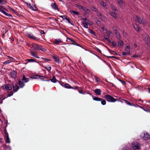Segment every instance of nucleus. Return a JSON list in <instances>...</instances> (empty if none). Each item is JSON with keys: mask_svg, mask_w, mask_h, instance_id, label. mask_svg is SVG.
<instances>
[{"mask_svg": "<svg viewBox=\"0 0 150 150\" xmlns=\"http://www.w3.org/2000/svg\"><path fill=\"white\" fill-rule=\"evenodd\" d=\"M104 97L107 101L110 102H113L116 101L117 100H119L118 99L114 98L113 97L108 94L105 95Z\"/></svg>", "mask_w": 150, "mask_h": 150, "instance_id": "f257e3e1", "label": "nucleus"}, {"mask_svg": "<svg viewBox=\"0 0 150 150\" xmlns=\"http://www.w3.org/2000/svg\"><path fill=\"white\" fill-rule=\"evenodd\" d=\"M134 18L136 22H138L140 23L144 24L145 22L144 19L142 18H141L137 15L134 16Z\"/></svg>", "mask_w": 150, "mask_h": 150, "instance_id": "f03ea898", "label": "nucleus"}, {"mask_svg": "<svg viewBox=\"0 0 150 150\" xmlns=\"http://www.w3.org/2000/svg\"><path fill=\"white\" fill-rule=\"evenodd\" d=\"M131 146L135 150L139 149L140 147V145L136 142H133L131 144Z\"/></svg>", "mask_w": 150, "mask_h": 150, "instance_id": "7ed1b4c3", "label": "nucleus"}, {"mask_svg": "<svg viewBox=\"0 0 150 150\" xmlns=\"http://www.w3.org/2000/svg\"><path fill=\"white\" fill-rule=\"evenodd\" d=\"M3 87H4L5 88L8 90H11L12 89V87L9 84H5Z\"/></svg>", "mask_w": 150, "mask_h": 150, "instance_id": "20e7f679", "label": "nucleus"}, {"mask_svg": "<svg viewBox=\"0 0 150 150\" xmlns=\"http://www.w3.org/2000/svg\"><path fill=\"white\" fill-rule=\"evenodd\" d=\"M50 80L51 81V82L54 83H56L57 81H58L59 82V81H58L56 79L55 76H53L52 79H48V80H45L44 81H49Z\"/></svg>", "mask_w": 150, "mask_h": 150, "instance_id": "39448f33", "label": "nucleus"}, {"mask_svg": "<svg viewBox=\"0 0 150 150\" xmlns=\"http://www.w3.org/2000/svg\"><path fill=\"white\" fill-rule=\"evenodd\" d=\"M51 6L53 8H54L55 10H57L58 11H59L58 6L55 3L52 4Z\"/></svg>", "mask_w": 150, "mask_h": 150, "instance_id": "423d86ee", "label": "nucleus"}, {"mask_svg": "<svg viewBox=\"0 0 150 150\" xmlns=\"http://www.w3.org/2000/svg\"><path fill=\"white\" fill-rule=\"evenodd\" d=\"M32 46L34 49H36L37 50H41L42 51H44L43 50H42L40 48V47H39L38 45L36 44H33Z\"/></svg>", "mask_w": 150, "mask_h": 150, "instance_id": "0eeeda50", "label": "nucleus"}, {"mask_svg": "<svg viewBox=\"0 0 150 150\" xmlns=\"http://www.w3.org/2000/svg\"><path fill=\"white\" fill-rule=\"evenodd\" d=\"M26 4H27L28 7L30 8V9L33 10L34 11H36L37 9V8L35 7V8H33L32 6L31 5V4H29L28 3H26Z\"/></svg>", "mask_w": 150, "mask_h": 150, "instance_id": "6e6552de", "label": "nucleus"}, {"mask_svg": "<svg viewBox=\"0 0 150 150\" xmlns=\"http://www.w3.org/2000/svg\"><path fill=\"white\" fill-rule=\"evenodd\" d=\"M27 36L28 38L32 39H33L36 41H38L39 40V39L37 38L36 37L34 36L33 35H31L30 34H28Z\"/></svg>", "mask_w": 150, "mask_h": 150, "instance_id": "1a4fd4ad", "label": "nucleus"}, {"mask_svg": "<svg viewBox=\"0 0 150 150\" xmlns=\"http://www.w3.org/2000/svg\"><path fill=\"white\" fill-rule=\"evenodd\" d=\"M12 85L13 91H14V92H16L19 89V87L16 84H15V86H14V84H12Z\"/></svg>", "mask_w": 150, "mask_h": 150, "instance_id": "9d476101", "label": "nucleus"}, {"mask_svg": "<svg viewBox=\"0 0 150 150\" xmlns=\"http://www.w3.org/2000/svg\"><path fill=\"white\" fill-rule=\"evenodd\" d=\"M16 72L13 71L11 72L10 74L11 77L14 78H15L16 77Z\"/></svg>", "mask_w": 150, "mask_h": 150, "instance_id": "9b49d317", "label": "nucleus"}, {"mask_svg": "<svg viewBox=\"0 0 150 150\" xmlns=\"http://www.w3.org/2000/svg\"><path fill=\"white\" fill-rule=\"evenodd\" d=\"M150 138V135L147 133L144 134V138L145 140H148Z\"/></svg>", "mask_w": 150, "mask_h": 150, "instance_id": "f8f14e48", "label": "nucleus"}, {"mask_svg": "<svg viewBox=\"0 0 150 150\" xmlns=\"http://www.w3.org/2000/svg\"><path fill=\"white\" fill-rule=\"evenodd\" d=\"M133 27L136 31H139L140 27L137 24H134L133 25Z\"/></svg>", "mask_w": 150, "mask_h": 150, "instance_id": "ddd939ff", "label": "nucleus"}, {"mask_svg": "<svg viewBox=\"0 0 150 150\" xmlns=\"http://www.w3.org/2000/svg\"><path fill=\"white\" fill-rule=\"evenodd\" d=\"M62 83L64 84L63 86L67 88H72V87L67 83Z\"/></svg>", "mask_w": 150, "mask_h": 150, "instance_id": "4468645a", "label": "nucleus"}, {"mask_svg": "<svg viewBox=\"0 0 150 150\" xmlns=\"http://www.w3.org/2000/svg\"><path fill=\"white\" fill-rule=\"evenodd\" d=\"M22 80V81H23L25 83L29 81L28 78H26L24 75H23Z\"/></svg>", "mask_w": 150, "mask_h": 150, "instance_id": "2eb2a0df", "label": "nucleus"}, {"mask_svg": "<svg viewBox=\"0 0 150 150\" xmlns=\"http://www.w3.org/2000/svg\"><path fill=\"white\" fill-rule=\"evenodd\" d=\"M94 92L98 95H100L101 94V90L100 89H96L95 90Z\"/></svg>", "mask_w": 150, "mask_h": 150, "instance_id": "dca6fc26", "label": "nucleus"}, {"mask_svg": "<svg viewBox=\"0 0 150 150\" xmlns=\"http://www.w3.org/2000/svg\"><path fill=\"white\" fill-rule=\"evenodd\" d=\"M92 97L93 98V99L97 101H100L102 100V98H99L98 97H96L93 95L92 96Z\"/></svg>", "mask_w": 150, "mask_h": 150, "instance_id": "f3484780", "label": "nucleus"}, {"mask_svg": "<svg viewBox=\"0 0 150 150\" xmlns=\"http://www.w3.org/2000/svg\"><path fill=\"white\" fill-rule=\"evenodd\" d=\"M18 84L20 87L21 88H22L25 85L24 83L21 81L20 80H19L18 81Z\"/></svg>", "mask_w": 150, "mask_h": 150, "instance_id": "a211bd4d", "label": "nucleus"}, {"mask_svg": "<svg viewBox=\"0 0 150 150\" xmlns=\"http://www.w3.org/2000/svg\"><path fill=\"white\" fill-rule=\"evenodd\" d=\"M117 1H118V3L120 6H122L124 5L125 3L123 1V0H117Z\"/></svg>", "mask_w": 150, "mask_h": 150, "instance_id": "6ab92c4d", "label": "nucleus"}, {"mask_svg": "<svg viewBox=\"0 0 150 150\" xmlns=\"http://www.w3.org/2000/svg\"><path fill=\"white\" fill-rule=\"evenodd\" d=\"M34 76H37V77H40V79H41L43 80H44V79H45H45H47V78L46 77V76H40V75H39L38 74H36V75H35Z\"/></svg>", "mask_w": 150, "mask_h": 150, "instance_id": "aec40b11", "label": "nucleus"}, {"mask_svg": "<svg viewBox=\"0 0 150 150\" xmlns=\"http://www.w3.org/2000/svg\"><path fill=\"white\" fill-rule=\"evenodd\" d=\"M52 57L53 59L54 60V61L55 62H57L59 61V58L58 57H56L54 56H52Z\"/></svg>", "mask_w": 150, "mask_h": 150, "instance_id": "412c9836", "label": "nucleus"}, {"mask_svg": "<svg viewBox=\"0 0 150 150\" xmlns=\"http://www.w3.org/2000/svg\"><path fill=\"white\" fill-rule=\"evenodd\" d=\"M111 32L110 31H109L108 34L107 35H105L104 36V38L106 40H108V38L109 36L110 35V34L111 33Z\"/></svg>", "mask_w": 150, "mask_h": 150, "instance_id": "4be33fe9", "label": "nucleus"}, {"mask_svg": "<svg viewBox=\"0 0 150 150\" xmlns=\"http://www.w3.org/2000/svg\"><path fill=\"white\" fill-rule=\"evenodd\" d=\"M59 42H62V40L60 39H56L54 41V43L56 44H58Z\"/></svg>", "mask_w": 150, "mask_h": 150, "instance_id": "5701e85b", "label": "nucleus"}, {"mask_svg": "<svg viewBox=\"0 0 150 150\" xmlns=\"http://www.w3.org/2000/svg\"><path fill=\"white\" fill-rule=\"evenodd\" d=\"M4 137L6 138V142L7 143H9L10 142V139L8 137V135H6Z\"/></svg>", "mask_w": 150, "mask_h": 150, "instance_id": "b1692460", "label": "nucleus"}, {"mask_svg": "<svg viewBox=\"0 0 150 150\" xmlns=\"http://www.w3.org/2000/svg\"><path fill=\"white\" fill-rule=\"evenodd\" d=\"M90 8L91 9L94 11L95 12H98V9L96 8L95 7L93 6H91L90 7Z\"/></svg>", "mask_w": 150, "mask_h": 150, "instance_id": "393cba45", "label": "nucleus"}, {"mask_svg": "<svg viewBox=\"0 0 150 150\" xmlns=\"http://www.w3.org/2000/svg\"><path fill=\"white\" fill-rule=\"evenodd\" d=\"M70 12L71 13H74L77 15H79V13L78 12L75 11H70Z\"/></svg>", "mask_w": 150, "mask_h": 150, "instance_id": "a878e982", "label": "nucleus"}, {"mask_svg": "<svg viewBox=\"0 0 150 150\" xmlns=\"http://www.w3.org/2000/svg\"><path fill=\"white\" fill-rule=\"evenodd\" d=\"M124 101H125L126 103L128 105H134L133 103H131L127 100H124Z\"/></svg>", "mask_w": 150, "mask_h": 150, "instance_id": "bb28decb", "label": "nucleus"}, {"mask_svg": "<svg viewBox=\"0 0 150 150\" xmlns=\"http://www.w3.org/2000/svg\"><path fill=\"white\" fill-rule=\"evenodd\" d=\"M101 4L103 6L104 8H107L106 7V4L103 1H101L100 2Z\"/></svg>", "mask_w": 150, "mask_h": 150, "instance_id": "cd10ccee", "label": "nucleus"}, {"mask_svg": "<svg viewBox=\"0 0 150 150\" xmlns=\"http://www.w3.org/2000/svg\"><path fill=\"white\" fill-rule=\"evenodd\" d=\"M110 7L112 10H115V11H117L118 9L116 8L115 6H114L112 4H111L110 5Z\"/></svg>", "mask_w": 150, "mask_h": 150, "instance_id": "c85d7f7f", "label": "nucleus"}, {"mask_svg": "<svg viewBox=\"0 0 150 150\" xmlns=\"http://www.w3.org/2000/svg\"><path fill=\"white\" fill-rule=\"evenodd\" d=\"M35 52L33 51H30V53H31V54L32 56L38 58H39V57L36 56V55L35 54Z\"/></svg>", "mask_w": 150, "mask_h": 150, "instance_id": "c756f323", "label": "nucleus"}, {"mask_svg": "<svg viewBox=\"0 0 150 150\" xmlns=\"http://www.w3.org/2000/svg\"><path fill=\"white\" fill-rule=\"evenodd\" d=\"M82 23L83 24V25L85 28H88V23H86L85 21H83L82 22Z\"/></svg>", "mask_w": 150, "mask_h": 150, "instance_id": "7c9ffc66", "label": "nucleus"}, {"mask_svg": "<svg viewBox=\"0 0 150 150\" xmlns=\"http://www.w3.org/2000/svg\"><path fill=\"white\" fill-rule=\"evenodd\" d=\"M88 30L90 33L92 35H94V36H95V34L94 32L92 30L90 29H88Z\"/></svg>", "mask_w": 150, "mask_h": 150, "instance_id": "2f4dec72", "label": "nucleus"}, {"mask_svg": "<svg viewBox=\"0 0 150 150\" xmlns=\"http://www.w3.org/2000/svg\"><path fill=\"white\" fill-rule=\"evenodd\" d=\"M113 30L115 31V34L117 35V33H118V32L117 30V28L115 26H113L112 27Z\"/></svg>", "mask_w": 150, "mask_h": 150, "instance_id": "473e14b6", "label": "nucleus"}, {"mask_svg": "<svg viewBox=\"0 0 150 150\" xmlns=\"http://www.w3.org/2000/svg\"><path fill=\"white\" fill-rule=\"evenodd\" d=\"M123 45V42L121 40H120L118 42V45L122 46Z\"/></svg>", "mask_w": 150, "mask_h": 150, "instance_id": "72a5a7b5", "label": "nucleus"}, {"mask_svg": "<svg viewBox=\"0 0 150 150\" xmlns=\"http://www.w3.org/2000/svg\"><path fill=\"white\" fill-rule=\"evenodd\" d=\"M99 17L103 20H105L106 18L102 14L101 15V16H99Z\"/></svg>", "mask_w": 150, "mask_h": 150, "instance_id": "f704fd0d", "label": "nucleus"}, {"mask_svg": "<svg viewBox=\"0 0 150 150\" xmlns=\"http://www.w3.org/2000/svg\"><path fill=\"white\" fill-rule=\"evenodd\" d=\"M8 92V93H8V94L7 97L11 96H12L13 94V92L12 91H11L10 92Z\"/></svg>", "mask_w": 150, "mask_h": 150, "instance_id": "c9c22d12", "label": "nucleus"}, {"mask_svg": "<svg viewBox=\"0 0 150 150\" xmlns=\"http://www.w3.org/2000/svg\"><path fill=\"white\" fill-rule=\"evenodd\" d=\"M0 8L1 9L0 11H1V12L3 13L4 11L3 10H6V9L2 6H1Z\"/></svg>", "mask_w": 150, "mask_h": 150, "instance_id": "e433bc0d", "label": "nucleus"}, {"mask_svg": "<svg viewBox=\"0 0 150 150\" xmlns=\"http://www.w3.org/2000/svg\"><path fill=\"white\" fill-rule=\"evenodd\" d=\"M111 16H113L114 18H116L117 17V15L116 13H111Z\"/></svg>", "mask_w": 150, "mask_h": 150, "instance_id": "4c0bfd02", "label": "nucleus"}, {"mask_svg": "<svg viewBox=\"0 0 150 150\" xmlns=\"http://www.w3.org/2000/svg\"><path fill=\"white\" fill-rule=\"evenodd\" d=\"M101 103L102 105H105L106 104V102L105 100H103L102 99V100H101Z\"/></svg>", "mask_w": 150, "mask_h": 150, "instance_id": "58836bf2", "label": "nucleus"}, {"mask_svg": "<svg viewBox=\"0 0 150 150\" xmlns=\"http://www.w3.org/2000/svg\"><path fill=\"white\" fill-rule=\"evenodd\" d=\"M44 67L48 71H50L51 69V67L50 66H49L48 67Z\"/></svg>", "mask_w": 150, "mask_h": 150, "instance_id": "ea45409f", "label": "nucleus"}, {"mask_svg": "<svg viewBox=\"0 0 150 150\" xmlns=\"http://www.w3.org/2000/svg\"><path fill=\"white\" fill-rule=\"evenodd\" d=\"M6 2V0H1L0 4H5Z\"/></svg>", "mask_w": 150, "mask_h": 150, "instance_id": "a19ab883", "label": "nucleus"}, {"mask_svg": "<svg viewBox=\"0 0 150 150\" xmlns=\"http://www.w3.org/2000/svg\"><path fill=\"white\" fill-rule=\"evenodd\" d=\"M107 57L108 58H114L115 59H117L120 60V59L117 57H115V56H107Z\"/></svg>", "mask_w": 150, "mask_h": 150, "instance_id": "79ce46f5", "label": "nucleus"}, {"mask_svg": "<svg viewBox=\"0 0 150 150\" xmlns=\"http://www.w3.org/2000/svg\"><path fill=\"white\" fill-rule=\"evenodd\" d=\"M67 39L70 40L71 42H74L73 43H76V42L74 40L69 38H67Z\"/></svg>", "mask_w": 150, "mask_h": 150, "instance_id": "37998d69", "label": "nucleus"}, {"mask_svg": "<svg viewBox=\"0 0 150 150\" xmlns=\"http://www.w3.org/2000/svg\"><path fill=\"white\" fill-rule=\"evenodd\" d=\"M11 62V61L10 60L6 61L4 62V64H6L8 63H10Z\"/></svg>", "mask_w": 150, "mask_h": 150, "instance_id": "c03bdc74", "label": "nucleus"}, {"mask_svg": "<svg viewBox=\"0 0 150 150\" xmlns=\"http://www.w3.org/2000/svg\"><path fill=\"white\" fill-rule=\"evenodd\" d=\"M71 44H73V45H75L77 46H79V47H82L81 45H80L79 44H78L76 42V43H71Z\"/></svg>", "mask_w": 150, "mask_h": 150, "instance_id": "a18cd8bd", "label": "nucleus"}, {"mask_svg": "<svg viewBox=\"0 0 150 150\" xmlns=\"http://www.w3.org/2000/svg\"><path fill=\"white\" fill-rule=\"evenodd\" d=\"M117 36H116V37L118 39H120V33L118 32V33H117Z\"/></svg>", "mask_w": 150, "mask_h": 150, "instance_id": "49530a36", "label": "nucleus"}, {"mask_svg": "<svg viewBox=\"0 0 150 150\" xmlns=\"http://www.w3.org/2000/svg\"><path fill=\"white\" fill-rule=\"evenodd\" d=\"M28 61V62H36L35 61V60L32 59H27Z\"/></svg>", "mask_w": 150, "mask_h": 150, "instance_id": "de8ad7c7", "label": "nucleus"}, {"mask_svg": "<svg viewBox=\"0 0 150 150\" xmlns=\"http://www.w3.org/2000/svg\"><path fill=\"white\" fill-rule=\"evenodd\" d=\"M87 8L86 7H85L82 6L81 7V9H82L84 11H86V9Z\"/></svg>", "mask_w": 150, "mask_h": 150, "instance_id": "09e8293b", "label": "nucleus"}, {"mask_svg": "<svg viewBox=\"0 0 150 150\" xmlns=\"http://www.w3.org/2000/svg\"><path fill=\"white\" fill-rule=\"evenodd\" d=\"M11 10H12V11L14 12L16 15L19 16V14L17 13L16 11L14 9H11Z\"/></svg>", "mask_w": 150, "mask_h": 150, "instance_id": "8fccbe9b", "label": "nucleus"}, {"mask_svg": "<svg viewBox=\"0 0 150 150\" xmlns=\"http://www.w3.org/2000/svg\"><path fill=\"white\" fill-rule=\"evenodd\" d=\"M71 88L74 89H79V87L77 86H74V87H72V88Z\"/></svg>", "mask_w": 150, "mask_h": 150, "instance_id": "3c124183", "label": "nucleus"}, {"mask_svg": "<svg viewBox=\"0 0 150 150\" xmlns=\"http://www.w3.org/2000/svg\"><path fill=\"white\" fill-rule=\"evenodd\" d=\"M3 128L5 134H6V135H8V134L6 131V129L5 128V127H3Z\"/></svg>", "mask_w": 150, "mask_h": 150, "instance_id": "603ef678", "label": "nucleus"}, {"mask_svg": "<svg viewBox=\"0 0 150 150\" xmlns=\"http://www.w3.org/2000/svg\"><path fill=\"white\" fill-rule=\"evenodd\" d=\"M94 78L97 82L98 83V82L99 81L98 80V78L96 76H95Z\"/></svg>", "mask_w": 150, "mask_h": 150, "instance_id": "864d4df0", "label": "nucleus"}, {"mask_svg": "<svg viewBox=\"0 0 150 150\" xmlns=\"http://www.w3.org/2000/svg\"><path fill=\"white\" fill-rule=\"evenodd\" d=\"M95 21H96V22L97 24H98V22H100V21L98 20V19L97 18H96L95 19Z\"/></svg>", "mask_w": 150, "mask_h": 150, "instance_id": "5fc2aeb1", "label": "nucleus"}, {"mask_svg": "<svg viewBox=\"0 0 150 150\" xmlns=\"http://www.w3.org/2000/svg\"><path fill=\"white\" fill-rule=\"evenodd\" d=\"M78 91L80 93H82L83 94H84L85 93V92H84V93H83V91L82 90L80 91L79 89H78Z\"/></svg>", "mask_w": 150, "mask_h": 150, "instance_id": "6e6d98bb", "label": "nucleus"}, {"mask_svg": "<svg viewBox=\"0 0 150 150\" xmlns=\"http://www.w3.org/2000/svg\"><path fill=\"white\" fill-rule=\"evenodd\" d=\"M81 19L83 20H84V21H86L87 20V21H89V20H88L87 18H81Z\"/></svg>", "mask_w": 150, "mask_h": 150, "instance_id": "4d7b16f0", "label": "nucleus"}, {"mask_svg": "<svg viewBox=\"0 0 150 150\" xmlns=\"http://www.w3.org/2000/svg\"><path fill=\"white\" fill-rule=\"evenodd\" d=\"M112 45H113V47H115L116 45V43L114 42H112Z\"/></svg>", "mask_w": 150, "mask_h": 150, "instance_id": "13d9d810", "label": "nucleus"}, {"mask_svg": "<svg viewBox=\"0 0 150 150\" xmlns=\"http://www.w3.org/2000/svg\"><path fill=\"white\" fill-rule=\"evenodd\" d=\"M65 19L66 20L68 21L69 23H71L70 21L69 18H67V17H65Z\"/></svg>", "mask_w": 150, "mask_h": 150, "instance_id": "bf43d9fd", "label": "nucleus"}, {"mask_svg": "<svg viewBox=\"0 0 150 150\" xmlns=\"http://www.w3.org/2000/svg\"><path fill=\"white\" fill-rule=\"evenodd\" d=\"M59 17L63 18V19H65V17H67L66 16H59Z\"/></svg>", "mask_w": 150, "mask_h": 150, "instance_id": "052dcab7", "label": "nucleus"}, {"mask_svg": "<svg viewBox=\"0 0 150 150\" xmlns=\"http://www.w3.org/2000/svg\"><path fill=\"white\" fill-rule=\"evenodd\" d=\"M76 6L80 9H81V7L82 6H81V5H79V4H76Z\"/></svg>", "mask_w": 150, "mask_h": 150, "instance_id": "680f3d73", "label": "nucleus"}, {"mask_svg": "<svg viewBox=\"0 0 150 150\" xmlns=\"http://www.w3.org/2000/svg\"><path fill=\"white\" fill-rule=\"evenodd\" d=\"M88 22V24H89L90 25H92L93 24V23L92 22H91L89 21H87Z\"/></svg>", "mask_w": 150, "mask_h": 150, "instance_id": "e2e57ef3", "label": "nucleus"}, {"mask_svg": "<svg viewBox=\"0 0 150 150\" xmlns=\"http://www.w3.org/2000/svg\"><path fill=\"white\" fill-rule=\"evenodd\" d=\"M125 51L127 52V53L128 54H130V51L129 50H128L127 49H125Z\"/></svg>", "mask_w": 150, "mask_h": 150, "instance_id": "0e129e2a", "label": "nucleus"}, {"mask_svg": "<svg viewBox=\"0 0 150 150\" xmlns=\"http://www.w3.org/2000/svg\"><path fill=\"white\" fill-rule=\"evenodd\" d=\"M42 59H44L45 61H50V59L46 58H44V59L42 58Z\"/></svg>", "mask_w": 150, "mask_h": 150, "instance_id": "69168bd1", "label": "nucleus"}, {"mask_svg": "<svg viewBox=\"0 0 150 150\" xmlns=\"http://www.w3.org/2000/svg\"><path fill=\"white\" fill-rule=\"evenodd\" d=\"M127 55V53L125 52H122V55L125 56L126 55Z\"/></svg>", "mask_w": 150, "mask_h": 150, "instance_id": "338daca9", "label": "nucleus"}, {"mask_svg": "<svg viewBox=\"0 0 150 150\" xmlns=\"http://www.w3.org/2000/svg\"><path fill=\"white\" fill-rule=\"evenodd\" d=\"M138 57V56L137 54H135L134 55H133L132 57L134 58H137Z\"/></svg>", "mask_w": 150, "mask_h": 150, "instance_id": "774afa93", "label": "nucleus"}]
</instances>
